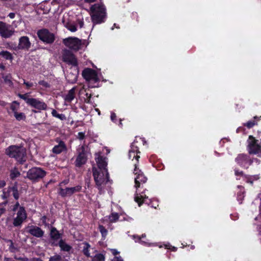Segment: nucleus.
Masks as SVG:
<instances>
[{
  "instance_id": "obj_1",
  "label": "nucleus",
  "mask_w": 261,
  "mask_h": 261,
  "mask_svg": "<svg viewBox=\"0 0 261 261\" xmlns=\"http://www.w3.org/2000/svg\"><path fill=\"white\" fill-rule=\"evenodd\" d=\"M135 169L134 171V174L136 175L135 177V187L137 189L140 187L141 185L146 182L147 178L144 176L143 173L137 168V164L135 163ZM148 197L144 193L142 192L141 193H138L137 190L135 196V201L138 203L139 206H141L142 203H149L147 201Z\"/></svg>"
},
{
  "instance_id": "obj_2",
  "label": "nucleus",
  "mask_w": 261,
  "mask_h": 261,
  "mask_svg": "<svg viewBox=\"0 0 261 261\" xmlns=\"http://www.w3.org/2000/svg\"><path fill=\"white\" fill-rule=\"evenodd\" d=\"M90 15L92 22L94 24L103 22L106 16V8L101 4H96L90 8Z\"/></svg>"
},
{
  "instance_id": "obj_3",
  "label": "nucleus",
  "mask_w": 261,
  "mask_h": 261,
  "mask_svg": "<svg viewBox=\"0 0 261 261\" xmlns=\"http://www.w3.org/2000/svg\"><path fill=\"white\" fill-rule=\"evenodd\" d=\"M93 174L97 187L100 193H101L104 186L110 181L108 170H98L95 168H93Z\"/></svg>"
},
{
  "instance_id": "obj_4",
  "label": "nucleus",
  "mask_w": 261,
  "mask_h": 261,
  "mask_svg": "<svg viewBox=\"0 0 261 261\" xmlns=\"http://www.w3.org/2000/svg\"><path fill=\"white\" fill-rule=\"evenodd\" d=\"M6 153L10 158L22 164L25 161V150L22 146L12 145L6 150Z\"/></svg>"
},
{
  "instance_id": "obj_5",
  "label": "nucleus",
  "mask_w": 261,
  "mask_h": 261,
  "mask_svg": "<svg viewBox=\"0 0 261 261\" xmlns=\"http://www.w3.org/2000/svg\"><path fill=\"white\" fill-rule=\"evenodd\" d=\"M247 150L249 154L261 156V141L250 135L247 140Z\"/></svg>"
},
{
  "instance_id": "obj_6",
  "label": "nucleus",
  "mask_w": 261,
  "mask_h": 261,
  "mask_svg": "<svg viewBox=\"0 0 261 261\" xmlns=\"http://www.w3.org/2000/svg\"><path fill=\"white\" fill-rule=\"evenodd\" d=\"M63 42L66 47L73 50L77 51L81 48L82 44L86 42V40L71 37L63 39Z\"/></svg>"
},
{
  "instance_id": "obj_7",
  "label": "nucleus",
  "mask_w": 261,
  "mask_h": 261,
  "mask_svg": "<svg viewBox=\"0 0 261 261\" xmlns=\"http://www.w3.org/2000/svg\"><path fill=\"white\" fill-rule=\"evenodd\" d=\"M236 162L240 166L245 168H248L253 162H255L257 164L259 163V161L258 159H253L251 160L248 155L244 154H239L236 158Z\"/></svg>"
},
{
  "instance_id": "obj_8",
  "label": "nucleus",
  "mask_w": 261,
  "mask_h": 261,
  "mask_svg": "<svg viewBox=\"0 0 261 261\" xmlns=\"http://www.w3.org/2000/svg\"><path fill=\"white\" fill-rule=\"evenodd\" d=\"M37 35L42 41L46 43L51 44L55 40L54 35L45 29L38 30Z\"/></svg>"
},
{
  "instance_id": "obj_9",
  "label": "nucleus",
  "mask_w": 261,
  "mask_h": 261,
  "mask_svg": "<svg viewBox=\"0 0 261 261\" xmlns=\"http://www.w3.org/2000/svg\"><path fill=\"white\" fill-rule=\"evenodd\" d=\"M46 172L39 167H34L30 169L27 173L28 177L32 180H36L45 176Z\"/></svg>"
},
{
  "instance_id": "obj_10",
  "label": "nucleus",
  "mask_w": 261,
  "mask_h": 261,
  "mask_svg": "<svg viewBox=\"0 0 261 261\" xmlns=\"http://www.w3.org/2000/svg\"><path fill=\"white\" fill-rule=\"evenodd\" d=\"M83 77L87 81L95 84L99 81V78L97 72L91 69L86 68L82 72Z\"/></svg>"
},
{
  "instance_id": "obj_11",
  "label": "nucleus",
  "mask_w": 261,
  "mask_h": 261,
  "mask_svg": "<svg viewBox=\"0 0 261 261\" xmlns=\"http://www.w3.org/2000/svg\"><path fill=\"white\" fill-rule=\"evenodd\" d=\"M27 217V215L24 208L19 206L16 213V216L13 219V225L16 227L20 226Z\"/></svg>"
},
{
  "instance_id": "obj_12",
  "label": "nucleus",
  "mask_w": 261,
  "mask_h": 261,
  "mask_svg": "<svg viewBox=\"0 0 261 261\" xmlns=\"http://www.w3.org/2000/svg\"><path fill=\"white\" fill-rule=\"evenodd\" d=\"M14 30L12 27L3 21H0V35L5 38L10 37L14 33Z\"/></svg>"
},
{
  "instance_id": "obj_13",
  "label": "nucleus",
  "mask_w": 261,
  "mask_h": 261,
  "mask_svg": "<svg viewBox=\"0 0 261 261\" xmlns=\"http://www.w3.org/2000/svg\"><path fill=\"white\" fill-rule=\"evenodd\" d=\"M62 60L64 62L73 66H77V60L74 55L69 50L65 49L62 54Z\"/></svg>"
},
{
  "instance_id": "obj_14",
  "label": "nucleus",
  "mask_w": 261,
  "mask_h": 261,
  "mask_svg": "<svg viewBox=\"0 0 261 261\" xmlns=\"http://www.w3.org/2000/svg\"><path fill=\"white\" fill-rule=\"evenodd\" d=\"M13 195L15 199L19 198V194L16 186H13L9 187L8 189H4L3 190V193L2 195V198L4 199H7L11 195Z\"/></svg>"
},
{
  "instance_id": "obj_15",
  "label": "nucleus",
  "mask_w": 261,
  "mask_h": 261,
  "mask_svg": "<svg viewBox=\"0 0 261 261\" xmlns=\"http://www.w3.org/2000/svg\"><path fill=\"white\" fill-rule=\"evenodd\" d=\"M28 105L39 110H45L47 109V105L42 100L39 99L31 98L29 100Z\"/></svg>"
},
{
  "instance_id": "obj_16",
  "label": "nucleus",
  "mask_w": 261,
  "mask_h": 261,
  "mask_svg": "<svg viewBox=\"0 0 261 261\" xmlns=\"http://www.w3.org/2000/svg\"><path fill=\"white\" fill-rule=\"evenodd\" d=\"M25 230L26 232L37 238H41L44 233L40 227L34 225L28 226L25 228Z\"/></svg>"
},
{
  "instance_id": "obj_17",
  "label": "nucleus",
  "mask_w": 261,
  "mask_h": 261,
  "mask_svg": "<svg viewBox=\"0 0 261 261\" xmlns=\"http://www.w3.org/2000/svg\"><path fill=\"white\" fill-rule=\"evenodd\" d=\"M50 242L54 246H58V244L61 238V234L55 227H51L50 232Z\"/></svg>"
},
{
  "instance_id": "obj_18",
  "label": "nucleus",
  "mask_w": 261,
  "mask_h": 261,
  "mask_svg": "<svg viewBox=\"0 0 261 261\" xmlns=\"http://www.w3.org/2000/svg\"><path fill=\"white\" fill-rule=\"evenodd\" d=\"M135 143L136 141H134L130 146V149L128 152V158L129 159H132V160L135 159L136 162H138L139 159L140 158V156L138 154L140 152L139 151L138 147L135 145Z\"/></svg>"
},
{
  "instance_id": "obj_19",
  "label": "nucleus",
  "mask_w": 261,
  "mask_h": 261,
  "mask_svg": "<svg viewBox=\"0 0 261 261\" xmlns=\"http://www.w3.org/2000/svg\"><path fill=\"white\" fill-rule=\"evenodd\" d=\"M235 175L237 176V179H239L238 176H241L242 178L246 181L247 182L252 184L254 180H256L259 179V176L258 175H254L251 176L245 175L242 171H239L238 170H234Z\"/></svg>"
},
{
  "instance_id": "obj_20",
  "label": "nucleus",
  "mask_w": 261,
  "mask_h": 261,
  "mask_svg": "<svg viewBox=\"0 0 261 261\" xmlns=\"http://www.w3.org/2000/svg\"><path fill=\"white\" fill-rule=\"evenodd\" d=\"M95 160L99 168V170H107L106 168L107 166L106 158L102 157L99 152L95 153Z\"/></svg>"
},
{
  "instance_id": "obj_21",
  "label": "nucleus",
  "mask_w": 261,
  "mask_h": 261,
  "mask_svg": "<svg viewBox=\"0 0 261 261\" xmlns=\"http://www.w3.org/2000/svg\"><path fill=\"white\" fill-rule=\"evenodd\" d=\"M31 42L27 36L21 37L19 39L18 47L20 49H29L31 47Z\"/></svg>"
},
{
  "instance_id": "obj_22",
  "label": "nucleus",
  "mask_w": 261,
  "mask_h": 261,
  "mask_svg": "<svg viewBox=\"0 0 261 261\" xmlns=\"http://www.w3.org/2000/svg\"><path fill=\"white\" fill-rule=\"evenodd\" d=\"M82 151L80 152L75 161V165L80 167L82 165L85 164L87 161L86 153L84 150V147H82Z\"/></svg>"
},
{
  "instance_id": "obj_23",
  "label": "nucleus",
  "mask_w": 261,
  "mask_h": 261,
  "mask_svg": "<svg viewBox=\"0 0 261 261\" xmlns=\"http://www.w3.org/2000/svg\"><path fill=\"white\" fill-rule=\"evenodd\" d=\"M66 150V146L62 141H60L57 145H56L52 149V152L55 154H60Z\"/></svg>"
},
{
  "instance_id": "obj_24",
  "label": "nucleus",
  "mask_w": 261,
  "mask_h": 261,
  "mask_svg": "<svg viewBox=\"0 0 261 261\" xmlns=\"http://www.w3.org/2000/svg\"><path fill=\"white\" fill-rule=\"evenodd\" d=\"M66 78L67 81L70 83H74L77 79V71L75 70L74 73L70 72L67 74Z\"/></svg>"
},
{
  "instance_id": "obj_25",
  "label": "nucleus",
  "mask_w": 261,
  "mask_h": 261,
  "mask_svg": "<svg viewBox=\"0 0 261 261\" xmlns=\"http://www.w3.org/2000/svg\"><path fill=\"white\" fill-rule=\"evenodd\" d=\"M58 246L60 247L62 251L66 252H69L72 248L70 245L67 244L63 240H60L59 241V243L58 244Z\"/></svg>"
},
{
  "instance_id": "obj_26",
  "label": "nucleus",
  "mask_w": 261,
  "mask_h": 261,
  "mask_svg": "<svg viewBox=\"0 0 261 261\" xmlns=\"http://www.w3.org/2000/svg\"><path fill=\"white\" fill-rule=\"evenodd\" d=\"M75 87L70 89L68 93L65 96L64 99L67 102H71L75 97Z\"/></svg>"
},
{
  "instance_id": "obj_27",
  "label": "nucleus",
  "mask_w": 261,
  "mask_h": 261,
  "mask_svg": "<svg viewBox=\"0 0 261 261\" xmlns=\"http://www.w3.org/2000/svg\"><path fill=\"white\" fill-rule=\"evenodd\" d=\"M58 193L60 195L63 197H69L72 195L69 188H60L58 190Z\"/></svg>"
},
{
  "instance_id": "obj_28",
  "label": "nucleus",
  "mask_w": 261,
  "mask_h": 261,
  "mask_svg": "<svg viewBox=\"0 0 261 261\" xmlns=\"http://www.w3.org/2000/svg\"><path fill=\"white\" fill-rule=\"evenodd\" d=\"M146 237V235L145 234H142L141 237L137 236L136 238L137 240H135L136 242H138L142 244V245L146 246H156V244L154 243H150L147 241H144L142 239Z\"/></svg>"
},
{
  "instance_id": "obj_29",
  "label": "nucleus",
  "mask_w": 261,
  "mask_h": 261,
  "mask_svg": "<svg viewBox=\"0 0 261 261\" xmlns=\"http://www.w3.org/2000/svg\"><path fill=\"white\" fill-rule=\"evenodd\" d=\"M83 246L82 247V252L87 257H90V249L91 248L90 245L87 243L84 242L83 243Z\"/></svg>"
},
{
  "instance_id": "obj_30",
  "label": "nucleus",
  "mask_w": 261,
  "mask_h": 261,
  "mask_svg": "<svg viewBox=\"0 0 261 261\" xmlns=\"http://www.w3.org/2000/svg\"><path fill=\"white\" fill-rule=\"evenodd\" d=\"M5 241L8 244L9 250L11 252L15 253L18 250V249L14 245L12 240L5 239Z\"/></svg>"
},
{
  "instance_id": "obj_31",
  "label": "nucleus",
  "mask_w": 261,
  "mask_h": 261,
  "mask_svg": "<svg viewBox=\"0 0 261 261\" xmlns=\"http://www.w3.org/2000/svg\"><path fill=\"white\" fill-rule=\"evenodd\" d=\"M38 84L40 86V89L43 91H46L48 89L50 88V84L44 80L39 81Z\"/></svg>"
},
{
  "instance_id": "obj_32",
  "label": "nucleus",
  "mask_w": 261,
  "mask_h": 261,
  "mask_svg": "<svg viewBox=\"0 0 261 261\" xmlns=\"http://www.w3.org/2000/svg\"><path fill=\"white\" fill-rule=\"evenodd\" d=\"M238 188L240 189V191L237 194V200L239 203H242V200L244 197V192L243 188L241 186H238Z\"/></svg>"
},
{
  "instance_id": "obj_33",
  "label": "nucleus",
  "mask_w": 261,
  "mask_h": 261,
  "mask_svg": "<svg viewBox=\"0 0 261 261\" xmlns=\"http://www.w3.org/2000/svg\"><path fill=\"white\" fill-rule=\"evenodd\" d=\"M52 115L56 118H59L61 120H66V118L64 114H59L55 110H53L51 112Z\"/></svg>"
},
{
  "instance_id": "obj_34",
  "label": "nucleus",
  "mask_w": 261,
  "mask_h": 261,
  "mask_svg": "<svg viewBox=\"0 0 261 261\" xmlns=\"http://www.w3.org/2000/svg\"><path fill=\"white\" fill-rule=\"evenodd\" d=\"M119 216L117 213H112L109 216V220L111 223H115L116 222Z\"/></svg>"
},
{
  "instance_id": "obj_35",
  "label": "nucleus",
  "mask_w": 261,
  "mask_h": 261,
  "mask_svg": "<svg viewBox=\"0 0 261 261\" xmlns=\"http://www.w3.org/2000/svg\"><path fill=\"white\" fill-rule=\"evenodd\" d=\"M20 175V172L17 170V168H14V169H12L10 171V178L12 179L19 176Z\"/></svg>"
},
{
  "instance_id": "obj_36",
  "label": "nucleus",
  "mask_w": 261,
  "mask_h": 261,
  "mask_svg": "<svg viewBox=\"0 0 261 261\" xmlns=\"http://www.w3.org/2000/svg\"><path fill=\"white\" fill-rule=\"evenodd\" d=\"M258 119L257 120H259L257 117H254V120L248 121L247 122L244 124V125L247 126L248 128L252 127L253 126L257 124V121L255 120V119Z\"/></svg>"
},
{
  "instance_id": "obj_37",
  "label": "nucleus",
  "mask_w": 261,
  "mask_h": 261,
  "mask_svg": "<svg viewBox=\"0 0 261 261\" xmlns=\"http://www.w3.org/2000/svg\"><path fill=\"white\" fill-rule=\"evenodd\" d=\"M98 229L101 234L102 239L103 240L105 239L108 234V230L105 228V227L101 225H99Z\"/></svg>"
},
{
  "instance_id": "obj_38",
  "label": "nucleus",
  "mask_w": 261,
  "mask_h": 261,
  "mask_svg": "<svg viewBox=\"0 0 261 261\" xmlns=\"http://www.w3.org/2000/svg\"><path fill=\"white\" fill-rule=\"evenodd\" d=\"M105 257L103 254L101 253L96 254L92 258V261H105Z\"/></svg>"
},
{
  "instance_id": "obj_39",
  "label": "nucleus",
  "mask_w": 261,
  "mask_h": 261,
  "mask_svg": "<svg viewBox=\"0 0 261 261\" xmlns=\"http://www.w3.org/2000/svg\"><path fill=\"white\" fill-rule=\"evenodd\" d=\"M5 83L9 86V87H12L13 86V83L11 80V75H7L3 77Z\"/></svg>"
},
{
  "instance_id": "obj_40",
  "label": "nucleus",
  "mask_w": 261,
  "mask_h": 261,
  "mask_svg": "<svg viewBox=\"0 0 261 261\" xmlns=\"http://www.w3.org/2000/svg\"><path fill=\"white\" fill-rule=\"evenodd\" d=\"M0 56L4 57L6 60H12V55L8 51H2L0 53Z\"/></svg>"
},
{
  "instance_id": "obj_41",
  "label": "nucleus",
  "mask_w": 261,
  "mask_h": 261,
  "mask_svg": "<svg viewBox=\"0 0 261 261\" xmlns=\"http://www.w3.org/2000/svg\"><path fill=\"white\" fill-rule=\"evenodd\" d=\"M19 108V103L16 101H13L11 105V109L13 112L14 114L17 112Z\"/></svg>"
},
{
  "instance_id": "obj_42",
  "label": "nucleus",
  "mask_w": 261,
  "mask_h": 261,
  "mask_svg": "<svg viewBox=\"0 0 261 261\" xmlns=\"http://www.w3.org/2000/svg\"><path fill=\"white\" fill-rule=\"evenodd\" d=\"M14 115L16 118V119L18 121H20L22 120H24L25 119V116L23 113H15L14 114Z\"/></svg>"
},
{
  "instance_id": "obj_43",
  "label": "nucleus",
  "mask_w": 261,
  "mask_h": 261,
  "mask_svg": "<svg viewBox=\"0 0 261 261\" xmlns=\"http://www.w3.org/2000/svg\"><path fill=\"white\" fill-rule=\"evenodd\" d=\"M70 189L71 194H73L75 193L79 192L82 189V186L78 185L74 187L69 188Z\"/></svg>"
},
{
  "instance_id": "obj_44",
  "label": "nucleus",
  "mask_w": 261,
  "mask_h": 261,
  "mask_svg": "<svg viewBox=\"0 0 261 261\" xmlns=\"http://www.w3.org/2000/svg\"><path fill=\"white\" fill-rule=\"evenodd\" d=\"M61 256L59 255H55L50 257L49 261H61Z\"/></svg>"
},
{
  "instance_id": "obj_45",
  "label": "nucleus",
  "mask_w": 261,
  "mask_h": 261,
  "mask_svg": "<svg viewBox=\"0 0 261 261\" xmlns=\"http://www.w3.org/2000/svg\"><path fill=\"white\" fill-rule=\"evenodd\" d=\"M27 95H28L27 94H18V96L20 98L24 100L26 102V103L28 105L29 100H31V98H28Z\"/></svg>"
},
{
  "instance_id": "obj_46",
  "label": "nucleus",
  "mask_w": 261,
  "mask_h": 261,
  "mask_svg": "<svg viewBox=\"0 0 261 261\" xmlns=\"http://www.w3.org/2000/svg\"><path fill=\"white\" fill-rule=\"evenodd\" d=\"M111 120L112 121H113L114 123H116L117 121V116L116 114L114 112H111V117H110Z\"/></svg>"
},
{
  "instance_id": "obj_47",
  "label": "nucleus",
  "mask_w": 261,
  "mask_h": 261,
  "mask_svg": "<svg viewBox=\"0 0 261 261\" xmlns=\"http://www.w3.org/2000/svg\"><path fill=\"white\" fill-rule=\"evenodd\" d=\"M164 245L166 248L171 249L172 251H175L177 250L176 247L171 246L169 243L164 244Z\"/></svg>"
},
{
  "instance_id": "obj_48",
  "label": "nucleus",
  "mask_w": 261,
  "mask_h": 261,
  "mask_svg": "<svg viewBox=\"0 0 261 261\" xmlns=\"http://www.w3.org/2000/svg\"><path fill=\"white\" fill-rule=\"evenodd\" d=\"M67 28L69 31H70L72 32H74L77 30L76 27L74 25H73V24L69 25L67 27Z\"/></svg>"
},
{
  "instance_id": "obj_49",
  "label": "nucleus",
  "mask_w": 261,
  "mask_h": 261,
  "mask_svg": "<svg viewBox=\"0 0 261 261\" xmlns=\"http://www.w3.org/2000/svg\"><path fill=\"white\" fill-rule=\"evenodd\" d=\"M7 202H5V203H0V216L3 214L5 211H6V209L3 207V204H6Z\"/></svg>"
},
{
  "instance_id": "obj_50",
  "label": "nucleus",
  "mask_w": 261,
  "mask_h": 261,
  "mask_svg": "<svg viewBox=\"0 0 261 261\" xmlns=\"http://www.w3.org/2000/svg\"><path fill=\"white\" fill-rule=\"evenodd\" d=\"M23 84L26 86L28 89L34 86V84L33 83L26 82L25 80H23Z\"/></svg>"
},
{
  "instance_id": "obj_51",
  "label": "nucleus",
  "mask_w": 261,
  "mask_h": 261,
  "mask_svg": "<svg viewBox=\"0 0 261 261\" xmlns=\"http://www.w3.org/2000/svg\"><path fill=\"white\" fill-rule=\"evenodd\" d=\"M77 138L80 140H83L85 138V133L83 132H79L77 134Z\"/></svg>"
},
{
  "instance_id": "obj_52",
  "label": "nucleus",
  "mask_w": 261,
  "mask_h": 261,
  "mask_svg": "<svg viewBox=\"0 0 261 261\" xmlns=\"http://www.w3.org/2000/svg\"><path fill=\"white\" fill-rule=\"evenodd\" d=\"M110 251L115 256H117L116 255L119 253V252L116 249H111Z\"/></svg>"
},
{
  "instance_id": "obj_53",
  "label": "nucleus",
  "mask_w": 261,
  "mask_h": 261,
  "mask_svg": "<svg viewBox=\"0 0 261 261\" xmlns=\"http://www.w3.org/2000/svg\"><path fill=\"white\" fill-rule=\"evenodd\" d=\"M112 261H124L122 258L120 256H115Z\"/></svg>"
},
{
  "instance_id": "obj_54",
  "label": "nucleus",
  "mask_w": 261,
  "mask_h": 261,
  "mask_svg": "<svg viewBox=\"0 0 261 261\" xmlns=\"http://www.w3.org/2000/svg\"><path fill=\"white\" fill-rule=\"evenodd\" d=\"M85 95L86 96V99H85V102H87V103L90 102V98H91V94H89L88 93H86Z\"/></svg>"
},
{
  "instance_id": "obj_55",
  "label": "nucleus",
  "mask_w": 261,
  "mask_h": 261,
  "mask_svg": "<svg viewBox=\"0 0 261 261\" xmlns=\"http://www.w3.org/2000/svg\"><path fill=\"white\" fill-rule=\"evenodd\" d=\"M19 206V203L17 202L16 203V204L14 205V207H13V210L14 211H15L17 208Z\"/></svg>"
},
{
  "instance_id": "obj_56",
  "label": "nucleus",
  "mask_w": 261,
  "mask_h": 261,
  "mask_svg": "<svg viewBox=\"0 0 261 261\" xmlns=\"http://www.w3.org/2000/svg\"><path fill=\"white\" fill-rule=\"evenodd\" d=\"M78 24L79 25L80 28H82L83 27V25H84V22H83V20H78Z\"/></svg>"
},
{
  "instance_id": "obj_57",
  "label": "nucleus",
  "mask_w": 261,
  "mask_h": 261,
  "mask_svg": "<svg viewBox=\"0 0 261 261\" xmlns=\"http://www.w3.org/2000/svg\"><path fill=\"white\" fill-rule=\"evenodd\" d=\"M6 185V182L4 180H0V188L4 187Z\"/></svg>"
},
{
  "instance_id": "obj_58",
  "label": "nucleus",
  "mask_w": 261,
  "mask_h": 261,
  "mask_svg": "<svg viewBox=\"0 0 261 261\" xmlns=\"http://www.w3.org/2000/svg\"><path fill=\"white\" fill-rule=\"evenodd\" d=\"M8 16L11 18V19H13L15 17V13H10L8 15Z\"/></svg>"
},
{
  "instance_id": "obj_59",
  "label": "nucleus",
  "mask_w": 261,
  "mask_h": 261,
  "mask_svg": "<svg viewBox=\"0 0 261 261\" xmlns=\"http://www.w3.org/2000/svg\"><path fill=\"white\" fill-rule=\"evenodd\" d=\"M17 259L20 260L22 261H28V258L27 257H23V258L19 257V258H17Z\"/></svg>"
},
{
  "instance_id": "obj_60",
  "label": "nucleus",
  "mask_w": 261,
  "mask_h": 261,
  "mask_svg": "<svg viewBox=\"0 0 261 261\" xmlns=\"http://www.w3.org/2000/svg\"><path fill=\"white\" fill-rule=\"evenodd\" d=\"M114 27H116V28H119V27L117 26L116 23H114L113 27H112L111 30H113Z\"/></svg>"
},
{
  "instance_id": "obj_61",
  "label": "nucleus",
  "mask_w": 261,
  "mask_h": 261,
  "mask_svg": "<svg viewBox=\"0 0 261 261\" xmlns=\"http://www.w3.org/2000/svg\"><path fill=\"white\" fill-rule=\"evenodd\" d=\"M0 69L2 70H4L5 69V66L2 64H0Z\"/></svg>"
},
{
  "instance_id": "obj_62",
  "label": "nucleus",
  "mask_w": 261,
  "mask_h": 261,
  "mask_svg": "<svg viewBox=\"0 0 261 261\" xmlns=\"http://www.w3.org/2000/svg\"><path fill=\"white\" fill-rule=\"evenodd\" d=\"M231 219H233V220H236V219L238 218V215H236V218H233V215H231Z\"/></svg>"
},
{
  "instance_id": "obj_63",
  "label": "nucleus",
  "mask_w": 261,
  "mask_h": 261,
  "mask_svg": "<svg viewBox=\"0 0 261 261\" xmlns=\"http://www.w3.org/2000/svg\"><path fill=\"white\" fill-rule=\"evenodd\" d=\"M86 2L92 3L94 2L95 0H85Z\"/></svg>"
},
{
  "instance_id": "obj_64",
  "label": "nucleus",
  "mask_w": 261,
  "mask_h": 261,
  "mask_svg": "<svg viewBox=\"0 0 261 261\" xmlns=\"http://www.w3.org/2000/svg\"><path fill=\"white\" fill-rule=\"evenodd\" d=\"M258 231L259 233L261 234V226L259 227Z\"/></svg>"
}]
</instances>
